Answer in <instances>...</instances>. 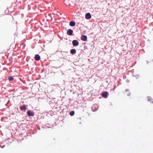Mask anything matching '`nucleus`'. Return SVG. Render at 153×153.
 <instances>
[{
  "instance_id": "1",
  "label": "nucleus",
  "mask_w": 153,
  "mask_h": 153,
  "mask_svg": "<svg viewBox=\"0 0 153 153\" xmlns=\"http://www.w3.org/2000/svg\"><path fill=\"white\" fill-rule=\"evenodd\" d=\"M72 43L73 45L74 46H77L79 44V43L78 41L75 40L73 41Z\"/></svg>"
},
{
  "instance_id": "2",
  "label": "nucleus",
  "mask_w": 153,
  "mask_h": 153,
  "mask_svg": "<svg viewBox=\"0 0 153 153\" xmlns=\"http://www.w3.org/2000/svg\"><path fill=\"white\" fill-rule=\"evenodd\" d=\"M147 101L153 104V99L150 97H148L146 99Z\"/></svg>"
},
{
  "instance_id": "3",
  "label": "nucleus",
  "mask_w": 153,
  "mask_h": 153,
  "mask_svg": "<svg viewBox=\"0 0 153 153\" xmlns=\"http://www.w3.org/2000/svg\"><path fill=\"white\" fill-rule=\"evenodd\" d=\"M91 15L89 13H88L85 15V18L87 19H90L91 18Z\"/></svg>"
},
{
  "instance_id": "4",
  "label": "nucleus",
  "mask_w": 153,
  "mask_h": 153,
  "mask_svg": "<svg viewBox=\"0 0 153 153\" xmlns=\"http://www.w3.org/2000/svg\"><path fill=\"white\" fill-rule=\"evenodd\" d=\"M102 97L105 98H106L107 97V95L108 94V93L107 91H105L102 93Z\"/></svg>"
},
{
  "instance_id": "5",
  "label": "nucleus",
  "mask_w": 153,
  "mask_h": 153,
  "mask_svg": "<svg viewBox=\"0 0 153 153\" xmlns=\"http://www.w3.org/2000/svg\"><path fill=\"white\" fill-rule=\"evenodd\" d=\"M67 33L69 35H72L73 33V31L71 29H69L68 30Z\"/></svg>"
},
{
  "instance_id": "6",
  "label": "nucleus",
  "mask_w": 153,
  "mask_h": 153,
  "mask_svg": "<svg viewBox=\"0 0 153 153\" xmlns=\"http://www.w3.org/2000/svg\"><path fill=\"white\" fill-rule=\"evenodd\" d=\"M27 114L29 116H33L34 115V114L30 110L28 111L27 112Z\"/></svg>"
},
{
  "instance_id": "7",
  "label": "nucleus",
  "mask_w": 153,
  "mask_h": 153,
  "mask_svg": "<svg viewBox=\"0 0 153 153\" xmlns=\"http://www.w3.org/2000/svg\"><path fill=\"white\" fill-rule=\"evenodd\" d=\"M87 36L85 35H83L81 37V39L84 41H86L87 39Z\"/></svg>"
},
{
  "instance_id": "8",
  "label": "nucleus",
  "mask_w": 153,
  "mask_h": 153,
  "mask_svg": "<svg viewBox=\"0 0 153 153\" xmlns=\"http://www.w3.org/2000/svg\"><path fill=\"white\" fill-rule=\"evenodd\" d=\"M40 56L38 54L35 55V59L36 60L39 61L40 59Z\"/></svg>"
},
{
  "instance_id": "9",
  "label": "nucleus",
  "mask_w": 153,
  "mask_h": 153,
  "mask_svg": "<svg viewBox=\"0 0 153 153\" xmlns=\"http://www.w3.org/2000/svg\"><path fill=\"white\" fill-rule=\"evenodd\" d=\"M75 25V22L73 21H71L70 22V25L71 26H74Z\"/></svg>"
},
{
  "instance_id": "10",
  "label": "nucleus",
  "mask_w": 153,
  "mask_h": 153,
  "mask_svg": "<svg viewBox=\"0 0 153 153\" xmlns=\"http://www.w3.org/2000/svg\"><path fill=\"white\" fill-rule=\"evenodd\" d=\"M76 51L75 49H72L71 50L70 52L72 54L75 53H76Z\"/></svg>"
},
{
  "instance_id": "11",
  "label": "nucleus",
  "mask_w": 153,
  "mask_h": 153,
  "mask_svg": "<svg viewBox=\"0 0 153 153\" xmlns=\"http://www.w3.org/2000/svg\"><path fill=\"white\" fill-rule=\"evenodd\" d=\"M20 108L21 110H25L26 109V106L25 105H24L23 106H21L20 107Z\"/></svg>"
},
{
  "instance_id": "12",
  "label": "nucleus",
  "mask_w": 153,
  "mask_h": 153,
  "mask_svg": "<svg viewBox=\"0 0 153 153\" xmlns=\"http://www.w3.org/2000/svg\"><path fill=\"white\" fill-rule=\"evenodd\" d=\"M75 112L74 111H72L70 112V114L71 116H72L74 114Z\"/></svg>"
},
{
  "instance_id": "13",
  "label": "nucleus",
  "mask_w": 153,
  "mask_h": 153,
  "mask_svg": "<svg viewBox=\"0 0 153 153\" xmlns=\"http://www.w3.org/2000/svg\"><path fill=\"white\" fill-rule=\"evenodd\" d=\"M13 78L12 77V76H10L8 78V80L9 81H11L12 80H13Z\"/></svg>"
},
{
  "instance_id": "14",
  "label": "nucleus",
  "mask_w": 153,
  "mask_h": 153,
  "mask_svg": "<svg viewBox=\"0 0 153 153\" xmlns=\"http://www.w3.org/2000/svg\"><path fill=\"white\" fill-rule=\"evenodd\" d=\"M95 107V106L94 105H93V106L92 107V108H93L94 107Z\"/></svg>"
}]
</instances>
